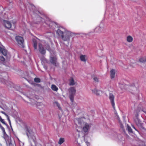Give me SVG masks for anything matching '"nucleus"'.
I'll return each mask as SVG.
<instances>
[{"label":"nucleus","instance_id":"obj_11","mask_svg":"<svg viewBox=\"0 0 146 146\" xmlns=\"http://www.w3.org/2000/svg\"><path fill=\"white\" fill-rule=\"evenodd\" d=\"M0 52L5 56H6L7 54V50L5 49L4 47H0Z\"/></svg>","mask_w":146,"mask_h":146},{"label":"nucleus","instance_id":"obj_8","mask_svg":"<svg viewBox=\"0 0 146 146\" xmlns=\"http://www.w3.org/2000/svg\"><path fill=\"white\" fill-rule=\"evenodd\" d=\"M50 53V62L53 64L55 63V58L54 56V54L53 53V54H52V53L53 52V51L50 50L49 51Z\"/></svg>","mask_w":146,"mask_h":146},{"label":"nucleus","instance_id":"obj_41","mask_svg":"<svg viewBox=\"0 0 146 146\" xmlns=\"http://www.w3.org/2000/svg\"><path fill=\"white\" fill-rule=\"evenodd\" d=\"M55 25H57V23H56V22H55Z\"/></svg>","mask_w":146,"mask_h":146},{"label":"nucleus","instance_id":"obj_26","mask_svg":"<svg viewBox=\"0 0 146 146\" xmlns=\"http://www.w3.org/2000/svg\"><path fill=\"white\" fill-rule=\"evenodd\" d=\"M0 121L3 124L6 125L7 124L4 121V119L2 118L1 116H0Z\"/></svg>","mask_w":146,"mask_h":146},{"label":"nucleus","instance_id":"obj_5","mask_svg":"<svg viewBox=\"0 0 146 146\" xmlns=\"http://www.w3.org/2000/svg\"><path fill=\"white\" fill-rule=\"evenodd\" d=\"M16 40L19 44V46L21 47H24L23 39L22 37L19 36H17L15 38Z\"/></svg>","mask_w":146,"mask_h":146},{"label":"nucleus","instance_id":"obj_20","mask_svg":"<svg viewBox=\"0 0 146 146\" xmlns=\"http://www.w3.org/2000/svg\"><path fill=\"white\" fill-rule=\"evenodd\" d=\"M65 141L64 139L63 138H60L59 140L58 143L59 145H61Z\"/></svg>","mask_w":146,"mask_h":146},{"label":"nucleus","instance_id":"obj_36","mask_svg":"<svg viewBox=\"0 0 146 146\" xmlns=\"http://www.w3.org/2000/svg\"><path fill=\"white\" fill-rule=\"evenodd\" d=\"M58 89V88L55 86V91H57Z\"/></svg>","mask_w":146,"mask_h":146},{"label":"nucleus","instance_id":"obj_21","mask_svg":"<svg viewBox=\"0 0 146 146\" xmlns=\"http://www.w3.org/2000/svg\"><path fill=\"white\" fill-rule=\"evenodd\" d=\"M93 80H94V81L95 82H99V78L97 77L96 76H93Z\"/></svg>","mask_w":146,"mask_h":146},{"label":"nucleus","instance_id":"obj_13","mask_svg":"<svg viewBox=\"0 0 146 146\" xmlns=\"http://www.w3.org/2000/svg\"><path fill=\"white\" fill-rule=\"evenodd\" d=\"M56 33L61 37L64 35V32L61 30V28H59L57 30Z\"/></svg>","mask_w":146,"mask_h":146},{"label":"nucleus","instance_id":"obj_38","mask_svg":"<svg viewBox=\"0 0 146 146\" xmlns=\"http://www.w3.org/2000/svg\"><path fill=\"white\" fill-rule=\"evenodd\" d=\"M121 127L122 128H123V125H121Z\"/></svg>","mask_w":146,"mask_h":146},{"label":"nucleus","instance_id":"obj_9","mask_svg":"<svg viewBox=\"0 0 146 146\" xmlns=\"http://www.w3.org/2000/svg\"><path fill=\"white\" fill-rule=\"evenodd\" d=\"M134 121L137 126L141 127L142 126V123L139 118H135Z\"/></svg>","mask_w":146,"mask_h":146},{"label":"nucleus","instance_id":"obj_42","mask_svg":"<svg viewBox=\"0 0 146 146\" xmlns=\"http://www.w3.org/2000/svg\"><path fill=\"white\" fill-rule=\"evenodd\" d=\"M118 120H119V121H120L119 118H118Z\"/></svg>","mask_w":146,"mask_h":146},{"label":"nucleus","instance_id":"obj_25","mask_svg":"<svg viewBox=\"0 0 146 146\" xmlns=\"http://www.w3.org/2000/svg\"><path fill=\"white\" fill-rule=\"evenodd\" d=\"M33 46L34 48L35 49H36L37 48V42L35 40H33Z\"/></svg>","mask_w":146,"mask_h":146},{"label":"nucleus","instance_id":"obj_19","mask_svg":"<svg viewBox=\"0 0 146 146\" xmlns=\"http://www.w3.org/2000/svg\"><path fill=\"white\" fill-rule=\"evenodd\" d=\"M139 61L140 62H146V56L142 57L141 58L139 59Z\"/></svg>","mask_w":146,"mask_h":146},{"label":"nucleus","instance_id":"obj_1","mask_svg":"<svg viewBox=\"0 0 146 146\" xmlns=\"http://www.w3.org/2000/svg\"><path fill=\"white\" fill-rule=\"evenodd\" d=\"M26 133L29 139L31 140H32L35 144L36 138L34 133L29 128H27Z\"/></svg>","mask_w":146,"mask_h":146},{"label":"nucleus","instance_id":"obj_2","mask_svg":"<svg viewBox=\"0 0 146 146\" xmlns=\"http://www.w3.org/2000/svg\"><path fill=\"white\" fill-rule=\"evenodd\" d=\"M69 91L70 100L71 102L73 103L74 100V96L76 92V89L74 87H72L69 89Z\"/></svg>","mask_w":146,"mask_h":146},{"label":"nucleus","instance_id":"obj_14","mask_svg":"<svg viewBox=\"0 0 146 146\" xmlns=\"http://www.w3.org/2000/svg\"><path fill=\"white\" fill-rule=\"evenodd\" d=\"M133 40V38L130 35L128 36L127 37L126 40L128 42H132Z\"/></svg>","mask_w":146,"mask_h":146},{"label":"nucleus","instance_id":"obj_17","mask_svg":"<svg viewBox=\"0 0 146 146\" xmlns=\"http://www.w3.org/2000/svg\"><path fill=\"white\" fill-rule=\"evenodd\" d=\"M86 56L85 55H81L80 56V59L81 61L86 62Z\"/></svg>","mask_w":146,"mask_h":146},{"label":"nucleus","instance_id":"obj_4","mask_svg":"<svg viewBox=\"0 0 146 146\" xmlns=\"http://www.w3.org/2000/svg\"><path fill=\"white\" fill-rule=\"evenodd\" d=\"M80 119L78 120V123L80 125H82V124L84 125V126L83 128V130L85 133L88 132V131L89 128V125L88 123H85L83 122H80Z\"/></svg>","mask_w":146,"mask_h":146},{"label":"nucleus","instance_id":"obj_43","mask_svg":"<svg viewBox=\"0 0 146 146\" xmlns=\"http://www.w3.org/2000/svg\"><path fill=\"white\" fill-rule=\"evenodd\" d=\"M49 26H50V24H49Z\"/></svg>","mask_w":146,"mask_h":146},{"label":"nucleus","instance_id":"obj_34","mask_svg":"<svg viewBox=\"0 0 146 146\" xmlns=\"http://www.w3.org/2000/svg\"><path fill=\"white\" fill-rule=\"evenodd\" d=\"M132 127L135 130L137 131H138L135 128V127L133 125H132Z\"/></svg>","mask_w":146,"mask_h":146},{"label":"nucleus","instance_id":"obj_29","mask_svg":"<svg viewBox=\"0 0 146 146\" xmlns=\"http://www.w3.org/2000/svg\"><path fill=\"white\" fill-rule=\"evenodd\" d=\"M34 81L36 82H40V79L38 78H35L34 79Z\"/></svg>","mask_w":146,"mask_h":146},{"label":"nucleus","instance_id":"obj_10","mask_svg":"<svg viewBox=\"0 0 146 146\" xmlns=\"http://www.w3.org/2000/svg\"><path fill=\"white\" fill-rule=\"evenodd\" d=\"M4 24L5 26L7 28L9 29L11 27V24L10 22L9 21H4Z\"/></svg>","mask_w":146,"mask_h":146},{"label":"nucleus","instance_id":"obj_33","mask_svg":"<svg viewBox=\"0 0 146 146\" xmlns=\"http://www.w3.org/2000/svg\"><path fill=\"white\" fill-rule=\"evenodd\" d=\"M101 29V28L100 27H97L96 29V30H100V29Z\"/></svg>","mask_w":146,"mask_h":146},{"label":"nucleus","instance_id":"obj_18","mask_svg":"<svg viewBox=\"0 0 146 146\" xmlns=\"http://www.w3.org/2000/svg\"><path fill=\"white\" fill-rule=\"evenodd\" d=\"M92 91L93 93L97 95H99L100 94V91L96 89H94V90H92Z\"/></svg>","mask_w":146,"mask_h":146},{"label":"nucleus","instance_id":"obj_16","mask_svg":"<svg viewBox=\"0 0 146 146\" xmlns=\"http://www.w3.org/2000/svg\"><path fill=\"white\" fill-rule=\"evenodd\" d=\"M70 83L69 85L70 86H73L75 84L73 78L71 77L69 80Z\"/></svg>","mask_w":146,"mask_h":146},{"label":"nucleus","instance_id":"obj_22","mask_svg":"<svg viewBox=\"0 0 146 146\" xmlns=\"http://www.w3.org/2000/svg\"><path fill=\"white\" fill-rule=\"evenodd\" d=\"M55 104H56V105L58 107V109L60 110L61 111H62V109L60 107V104L59 103H58V102H55Z\"/></svg>","mask_w":146,"mask_h":146},{"label":"nucleus","instance_id":"obj_31","mask_svg":"<svg viewBox=\"0 0 146 146\" xmlns=\"http://www.w3.org/2000/svg\"><path fill=\"white\" fill-rule=\"evenodd\" d=\"M52 89L54 91H55V85H52Z\"/></svg>","mask_w":146,"mask_h":146},{"label":"nucleus","instance_id":"obj_28","mask_svg":"<svg viewBox=\"0 0 146 146\" xmlns=\"http://www.w3.org/2000/svg\"><path fill=\"white\" fill-rule=\"evenodd\" d=\"M0 128L2 130L3 133H5V128L1 125L0 124Z\"/></svg>","mask_w":146,"mask_h":146},{"label":"nucleus","instance_id":"obj_30","mask_svg":"<svg viewBox=\"0 0 146 146\" xmlns=\"http://www.w3.org/2000/svg\"><path fill=\"white\" fill-rule=\"evenodd\" d=\"M0 60L2 61H4L5 60V58L3 56H1L0 58Z\"/></svg>","mask_w":146,"mask_h":146},{"label":"nucleus","instance_id":"obj_39","mask_svg":"<svg viewBox=\"0 0 146 146\" xmlns=\"http://www.w3.org/2000/svg\"><path fill=\"white\" fill-rule=\"evenodd\" d=\"M8 83V82H7V83H5V84H7V85H8V86L9 85H8V84H7V83Z\"/></svg>","mask_w":146,"mask_h":146},{"label":"nucleus","instance_id":"obj_44","mask_svg":"<svg viewBox=\"0 0 146 146\" xmlns=\"http://www.w3.org/2000/svg\"><path fill=\"white\" fill-rule=\"evenodd\" d=\"M115 113L116 114V113ZM117 114V113H116V114Z\"/></svg>","mask_w":146,"mask_h":146},{"label":"nucleus","instance_id":"obj_3","mask_svg":"<svg viewBox=\"0 0 146 146\" xmlns=\"http://www.w3.org/2000/svg\"><path fill=\"white\" fill-rule=\"evenodd\" d=\"M27 96L28 98H29L30 99H31L32 100H31V101L32 102V104L33 105L34 104H36L37 106H40L42 105V104L40 103H37V104L35 103L34 100L33 99H32L34 98V96L31 93L30 94V93H27Z\"/></svg>","mask_w":146,"mask_h":146},{"label":"nucleus","instance_id":"obj_40","mask_svg":"<svg viewBox=\"0 0 146 146\" xmlns=\"http://www.w3.org/2000/svg\"><path fill=\"white\" fill-rule=\"evenodd\" d=\"M1 113L3 114H4L5 115V114L4 112L3 111H1Z\"/></svg>","mask_w":146,"mask_h":146},{"label":"nucleus","instance_id":"obj_37","mask_svg":"<svg viewBox=\"0 0 146 146\" xmlns=\"http://www.w3.org/2000/svg\"><path fill=\"white\" fill-rule=\"evenodd\" d=\"M9 123L10 124H11V121H10V120H9Z\"/></svg>","mask_w":146,"mask_h":146},{"label":"nucleus","instance_id":"obj_32","mask_svg":"<svg viewBox=\"0 0 146 146\" xmlns=\"http://www.w3.org/2000/svg\"><path fill=\"white\" fill-rule=\"evenodd\" d=\"M5 115L7 116V119H8V121H9V120H10V119H9V118L8 117V115H7L6 114H5Z\"/></svg>","mask_w":146,"mask_h":146},{"label":"nucleus","instance_id":"obj_6","mask_svg":"<svg viewBox=\"0 0 146 146\" xmlns=\"http://www.w3.org/2000/svg\"><path fill=\"white\" fill-rule=\"evenodd\" d=\"M109 99L110 101L111 104L113 109L115 110V104L114 102L115 97L112 94L110 93L109 94Z\"/></svg>","mask_w":146,"mask_h":146},{"label":"nucleus","instance_id":"obj_12","mask_svg":"<svg viewBox=\"0 0 146 146\" xmlns=\"http://www.w3.org/2000/svg\"><path fill=\"white\" fill-rule=\"evenodd\" d=\"M39 51L42 54H44L45 53V50L41 44H39Z\"/></svg>","mask_w":146,"mask_h":146},{"label":"nucleus","instance_id":"obj_15","mask_svg":"<svg viewBox=\"0 0 146 146\" xmlns=\"http://www.w3.org/2000/svg\"><path fill=\"white\" fill-rule=\"evenodd\" d=\"M115 71L114 70L112 69L110 71V76L111 78H113L115 77Z\"/></svg>","mask_w":146,"mask_h":146},{"label":"nucleus","instance_id":"obj_35","mask_svg":"<svg viewBox=\"0 0 146 146\" xmlns=\"http://www.w3.org/2000/svg\"><path fill=\"white\" fill-rule=\"evenodd\" d=\"M35 97L36 99H38L39 98L38 97V96H35Z\"/></svg>","mask_w":146,"mask_h":146},{"label":"nucleus","instance_id":"obj_27","mask_svg":"<svg viewBox=\"0 0 146 146\" xmlns=\"http://www.w3.org/2000/svg\"><path fill=\"white\" fill-rule=\"evenodd\" d=\"M127 130L130 133H133V131L132 130V129H131V127H130L128 125H127Z\"/></svg>","mask_w":146,"mask_h":146},{"label":"nucleus","instance_id":"obj_23","mask_svg":"<svg viewBox=\"0 0 146 146\" xmlns=\"http://www.w3.org/2000/svg\"><path fill=\"white\" fill-rule=\"evenodd\" d=\"M3 137L4 139L6 141L7 140V139L8 138V136L7 135L6 133V132H5V133H3Z\"/></svg>","mask_w":146,"mask_h":146},{"label":"nucleus","instance_id":"obj_24","mask_svg":"<svg viewBox=\"0 0 146 146\" xmlns=\"http://www.w3.org/2000/svg\"><path fill=\"white\" fill-rule=\"evenodd\" d=\"M136 114L135 115V118H138L139 113L140 112V110H136Z\"/></svg>","mask_w":146,"mask_h":146},{"label":"nucleus","instance_id":"obj_7","mask_svg":"<svg viewBox=\"0 0 146 146\" xmlns=\"http://www.w3.org/2000/svg\"><path fill=\"white\" fill-rule=\"evenodd\" d=\"M70 34L69 33H66L64 35H63L61 37L64 41L69 40L70 37Z\"/></svg>","mask_w":146,"mask_h":146}]
</instances>
